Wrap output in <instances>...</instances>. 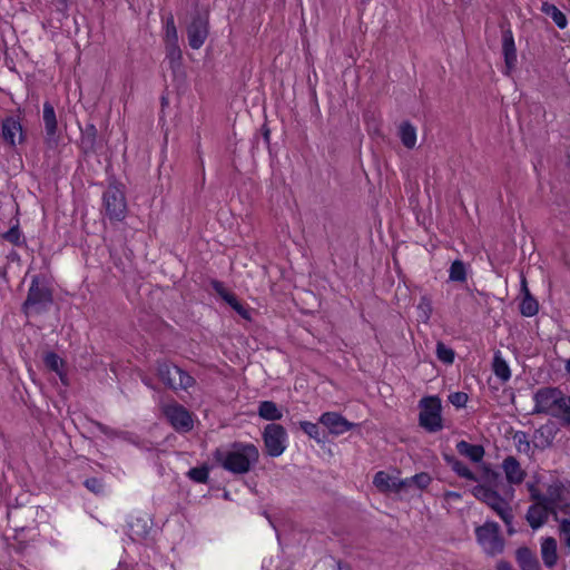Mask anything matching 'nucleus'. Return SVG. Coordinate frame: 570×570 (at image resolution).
<instances>
[{
	"instance_id": "50",
	"label": "nucleus",
	"mask_w": 570,
	"mask_h": 570,
	"mask_svg": "<svg viewBox=\"0 0 570 570\" xmlns=\"http://www.w3.org/2000/svg\"><path fill=\"white\" fill-rule=\"evenodd\" d=\"M336 569L335 570H352L351 566L342 560L335 561Z\"/></svg>"
},
{
	"instance_id": "52",
	"label": "nucleus",
	"mask_w": 570,
	"mask_h": 570,
	"mask_svg": "<svg viewBox=\"0 0 570 570\" xmlns=\"http://www.w3.org/2000/svg\"><path fill=\"white\" fill-rule=\"evenodd\" d=\"M445 498H448V499H460L461 494L458 493V492H454V491H448L445 493Z\"/></svg>"
},
{
	"instance_id": "54",
	"label": "nucleus",
	"mask_w": 570,
	"mask_h": 570,
	"mask_svg": "<svg viewBox=\"0 0 570 570\" xmlns=\"http://www.w3.org/2000/svg\"><path fill=\"white\" fill-rule=\"evenodd\" d=\"M566 370L568 373H570V358L567 361Z\"/></svg>"
},
{
	"instance_id": "33",
	"label": "nucleus",
	"mask_w": 570,
	"mask_h": 570,
	"mask_svg": "<svg viewBox=\"0 0 570 570\" xmlns=\"http://www.w3.org/2000/svg\"><path fill=\"white\" fill-rule=\"evenodd\" d=\"M2 238L14 246H22L26 244V237L21 233L18 224L3 233Z\"/></svg>"
},
{
	"instance_id": "6",
	"label": "nucleus",
	"mask_w": 570,
	"mask_h": 570,
	"mask_svg": "<svg viewBox=\"0 0 570 570\" xmlns=\"http://www.w3.org/2000/svg\"><path fill=\"white\" fill-rule=\"evenodd\" d=\"M419 406L421 409L419 414L420 426L430 433L441 431L443 429L441 400L438 396H425L420 400Z\"/></svg>"
},
{
	"instance_id": "35",
	"label": "nucleus",
	"mask_w": 570,
	"mask_h": 570,
	"mask_svg": "<svg viewBox=\"0 0 570 570\" xmlns=\"http://www.w3.org/2000/svg\"><path fill=\"white\" fill-rule=\"evenodd\" d=\"M403 481L406 482V488H410L411 485L414 484L419 489L423 490V489L428 488V485L431 483L432 479L429 473L421 472L411 478H406Z\"/></svg>"
},
{
	"instance_id": "23",
	"label": "nucleus",
	"mask_w": 570,
	"mask_h": 570,
	"mask_svg": "<svg viewBox=\"0 0 570 570\" xmlns=\"http://www.w3.org/2000/svg\"><path fill=\"white\" fill-rule=\"evenodd\" d=\"M458 452L469 458L472 462H481L484 456V448L480 444H471L464 440L456 443Z\"/></svg>"
},
{
	"instance_id": "22",
	"label": "nucleus",
	"mask_w": 570,
	"mask_h": 570,
	"mask_svg": "<svg viewBox=\"0 0 570 570\" xmlns=\"http://www.w3.org/2000/svg\"><path fill=\"white\" fill-rule=\"evenodd\" d=\"M541 557L546 567L552 568L557 564V540L552 537H547L541 542Z\"/></svg>"
},
{
	"instance_id": "26",
	"label": "nucleus",
	"mask_w": 570,
	"mask_h": 570,
	"mask_svg": "<svg viewBox=\"0 0 570 570\" xmlns=\"http://www.w3.org/2000/svg\"><path fill=\"white\" fill-rule=\"evenodd\" d=\"M258 415L267 421H277L283 416L282 411L273 401H262L258 405Z\"/></svg>"
},
{
	"instance_id": "51",
	"label": "nucleus",
	"mask_w": 570,
	"mask_h": 570,
	"mask_svg": "<svg viewBox=\"0 0 570 570\" xmlns=\"http://www.w3.org/2000/svg\"><path fill=\"white\" fill-rule=\"evenodd\" d=\"M497 570H514L512 566L507 561H500L497 564Z\"/></svg>"
},
{
	"instance_id": "13",
	"label": "nucleus",
	"mask_w": 570,
	"mask_h": 570,
	"mask_svg": "<svg viewBox=\"0 0 570 570\" xmlns=\"http://www.w3.org/2000/svg\"><path fill=\"white\" fill-rule=\"evenodd\" d=\"M373 484L382 493H400L402 490L406 489V482L402 479L390 475L385 471H379L375 473Z\"/></svg>"
},
{
	"instance_id": "28",
	"label": "nucleus",
	"mask_w": 570,
	"mask_h": 570,
	"mask_svg": "<svg viewBox=\"0 0 570 570\" xmlns=\"http://www.w3.org/2000/svg\"><path fill=\"white\" fill-rule=\"evenodd\" d=\"M399 135L402 144L409 148H414L416 144V129L409 121H404L400 126Z\"/></svg>"
},
{
	"instance_id": "30",
	"label": "nucleus",
	"mask_w": 570,
	"mask_h": 570,
	"mask_svg": "<svg viewBox=\"0 0 570 570\" xmlns=\"http://www.w3.org/2000/svg\"><path fill=\"white\" fill-rule=\"evenodd\" d=\"M492 368L498 379L502 382H507L511 377V372L508 363L501 356L500 352H497L493 357Z\"/></svg>"
},
{
	"instance_id": "17",
	"label": "nucleus",
	"mask_w": 570,
	"mask_h": 570,
	"mask_svg": "<svg viewBox=\"0 0 570 570\" xmlns=\"http://www.w3.org/2000/svg\"><path fill=\"white\" fill-rule=\"evenodd\" d=\"M17 136L18 140L22 141L23 134H22V126L19 121V119L14 117H7L2 120V138L3 140L10 145L16 146L17 144Z\"/></svg>"
},
{
	"instance_id": "44",
	"label": "nucleus",
	"mask_w": 570,
	"mask_h": 570,
	"mask_svg": "<svg viewBox=\"0 0 570 570\" xmlns=\"http://www.w3.org/2000/svg\"><path fill=\"white\" fill-rule=\"evenodd\" d=\"M559 530L566 546L570 548V520L561 519Z\"/></svg>"
},
{
	"instance_id": "46",
	"label": "nucleus",
	"mask_w": 570,
	"mask_h": 570,
	"mask_svg": "<svg viewBox=\"0 0 570 570\" xmlns=\"http://www.w3.org/2000/svg\"><path fill=\"white\" fill-rule=\"evenodd\" d=\"M96 426H97V429H98L102 434H105V435H107V436H114V435H116V434H117V432H116L114 429H111V428H109V426H107V425H105V424H102V423H100V422H97V423H96Z\"/></svg>"
},
{
	"instance_id": "55",
	"label": "nucleus",
	"mask_w": 570,
	"mask_h": 570,
	"mask_svg": "<svg viewBox=\"0 0 570 570\" xmlns=\"http://www.w3.org/2000/svg\"><path fill=\"white\" fill-rule=\"evenodd\" d=\"M59 3L66 6L67 4V0H57Z\"/></svg>"
},
{
	"instance_id": "32",
	"label": "nucleus",
	"mask_w": 570,
	"mask_h": 570,
	"mask_svg": "<svg viewBox=\"0 0 570 570\" xmlns=\"http://www.w3.org/2000/svg\"><path fill=\"white\" fill-rule=\"evenodd\" d=\"M299 426L311 439H314L317 443L325 441L326 436L323 432H321L318 424L308 421H301Z\"/></svg>"
},
{
	"instance_id": "42",
	"label": "nucleus",
	"mask_w": 570,
	"mask_h": 570,
	"mask_svg": "<svg viewBox=\"0 0 570 570\" xmlns=\"http://www.w3.org/2000/svg\"><path fill=\"white\" fill-rule=\"evenodd\" d=\"M165 28H166L165 41L166 40L178 41L177 28L175 26V20H174L173 14H169L167 17Z\"/></svg>"
},
{
	"instance_id": "4",
	"label": "nucleus",
	"mask_w": 570,
	"mask_h": 570,
	"mask_svg": "<svg viewBox=\"0 0 570 570\" xmlns=\"http://www.w3.org/2000/svg\"><path fill=\"white\" fill-rule=\"evenodd\" d=\"M102 208L110 222H122L127 216V200L119 184H109L102 194Z\"/></svg>"
},
{
	"instance_id": "34",
	"label": "nucleus",
	"mask_w": 570,
	"mask_h": 570,
	"mask_svg": "<svg viewBox=\"0 0 570 570\" xmlns=\"http://www.w3.org/2000/svg\"><path fill=\"white\" fill-rule=\"evenodd\" d=\"M449 278L453 282H465L466 279V269L465 265L462 261H454L449 271Z\"/></svg>"
},
{
	"instance_id": "2",
	"label": "nucleus",
	"mask_w": 570,
	"mask_h": 570,
	"mask_svg": "<svg viewBox=\"0 0 570 570\" xmlns=\"http://www.w3.org/2000/svg\"><path fill=\"white\" fill-rule=\"evenodd\" d=\"M472 494L479 501L485 503L491 510H493L504 522L508 528V533L513 534L514 529L512 528L513 511L510 503L499 494L498 491L479 484L472 489Z\"/></svg>"
},
{
	"instance_id": "38",
	"label": "nucleus",
	"mask_w": 570,
	"mask_h": 570,
	"mask_svg": "<svg viewBox=\"0 0 570 570\" xmlns=\"http://www.w3.org/2000/svg\"><path fill=\"white\" fill-rule=\"evenodd\" d=\"M436 356L445 364H452L454 362V351L442 342H438L436 344Z\"/></svg>"
},
{
	"instance_id": "19",
	"label": "nucleus",
	"mask_w": 570,
	"mask_h": 570,
	"mask_svg": "<svg viewBox=\"0 0 570 570\" xmlns=\"http://www.w3.org/2000/svg\"><path fill=\"white\" fill-rule=\"evenodd\" d=\"M515 560L521 570H542L538 557L528 547L517 549Z\"/></svg>"
},
{
	"instance_id": "48",
	"label": "nucleus",
	"mask_w": 570,
	"mask_h": 570,
	"mask_svg": "<svg viewBox=\"0 0 570 570\" xmlns=\"http://www.w3.org/2000/svg\"><path fill=\"white\" fill-rule=\"evenodd\" d=\"M232 308L236 311L244 318H249L248 311L237 301L232 305Z\"/></svg>"
},
{
	"instance_id": "24",
	"label": "nucleus",
	"mask_w": 570,
	"mask_h": 570,
	"mask_svg": "<svg viewBox=\"0 0 570 570\" xmlns=\"http://www.w3.org/2000/svg\"><path fill=\"white\" fill-rule=\"evenodd\" d=\"M554 414L551 416L557 417L561 421L562 425H570V395L566 396L562 392L559 401L553 409Z\"/></svg>"
},
{
	"instance_id": "47",
	"label": "nucleus",
	"mask_w": 570,
	"mask_h": 570,
	"mask_svg": "<svg viewBox=\"0 0 570 570\" xmlns=\"http://www.w3.org/2000/svg\"><path fill=\"white\" fill-rule=\"evenodd\" d=\"M212 286L214 291L223 298V295H226L228 291L224 287V284L219 281H213Z\"/></svg>"
},
{
	"instance_id": "16",
	"label": "nucleus",
	"mask_w": 570,
	"mask_h": 570,
	"mask_svg": "<svg viewBox=\"0 0 570 570\" xmlns=\"http://www.w3.org/2000/svg\"><path fill=\"white\" fill-rule=\"evenodd\" d=\"M502 52L507 69H514L517 65V48L513 33L510 28L502 30Z\"/></svg>"
},
{
	"instance_id": "49",
	"label": "nucleus",
	"mask_w": 570,
	"mask_h": 570,
	"mask_svg": "<svg viewBox=\"0 0 570 570\" xmlns=\"http://www.w3.org/2000/svg\"><path fill=\"white\" fill-rule=\"evenodd\" d=\"M223 299H224V301H225V302H226L230 307H232V305H233L234 303H236V302L238 301V299H237V297H236L233 293H230V292H228L226 295H223Z\"/></svg>"
},
{
	"instance_id": "36",
	"label": "nucleus",
	"mask_w": 570,
	"mask_h": 570,
	"mask_svg": "<svg viewBox=\"0 0 570 570\" xmlns=\"http://www.w3.org/2000/svg\"><path fill=\"white\" fill-rule=\"evenodd\" d=\"M513 441H514L517 450L520 453L528 454L530 452L531 445H530V441L528 439V434L525 432L517 431L513 434Z\"/></svg>"
},
{
	"instance_id": "45",
	"label": "nucleus",
	"mask_w": 570,
	"mask_h": 570,
	"mask_svg": "<svg viewBox=\"0 0 570 570\" xmlns=\"http://www.w3.org/2000/svg\"><path fill=\"white\" fill-rule=\"evenodd\" d=\"M527 520L532 529H538L543 524V519L541 517L537 518L531 514V511L527 514Z\"/></svg>"
},
{
	"instance_id": "43",
	"label": "nucleus",
	"mask_w": 570,
	"mask_h": 570,
	"mask_svg": "<svg viewBox=\"0 0 570 570\" xmlns=\"http://www.w3.org/2000/svg\"><path fill=\"white\" fill-rule=\"evenodd\" d=\"M468 394L464 392H454L449 395L450 403L458 409L464 407L468 402Z\"/></svg>"
},
{
	"instance_id": "29",
	"label": "nucleus",
	"mask_w": 570,
	"mask_h": 570,
	"mask_svg": "<svg viewBox=\"0 0 570 570\" xmlns=\"http://www.w3.org/2000/svg\"><path fill=\"white\" fill-rule=\"evenodd\" d=\"M541 10L547 16H549L560 29H564L567 27L568 20L566 14L561 10H559L554 4L543 2Z\"/></svg>"
},
{
	"instance_id": "11",
	"label": "nucleus",
	"mask_w": 570,
	"mask_h": 570,
	"mask_svg": "<svg viewBox=\"0 0 570 570\" xmlns=\"http://www.w3.org/2000/svg\"><path fill=\"white\" fill-rule=\"evenodd\" d=\"M561 392L558 387L539 389L533 395L534 407L532 414H554L553 409L559 401Z\"/></svg>"
},
{
	"instance_id": "9",
	"label": "nucleus",
	"mask_w": 570,
	"mask_h": 570,
	"mask_svg": "<svg viewBox=\"0 0 570 570\" xmlns=\"http://www.w3.org/2000/svg\"><path fill=\"white\" fill-rule=\"evenodd\" d=\"M209 33V17L207 12L196 11L187 27L188 45L193 49H199Z\"/></svg>"
},
{
	"instance_id": "1",
	"label": "nucleus",
	"mask_w": 570,
	"mask_h": 570,
	"mask_svg": "<svg viewBox=\"0 0 570 570\" xmlns=\"http://www.w3.org/2000/svg\"><path fill=\"white\" fill-rule=\"evenodd\" d=\"M213 458L217 464L235 474L247 473L259 459L258 449L250 443L234 442L217 448Z\"/></svg>"
},
{
	"instance_id": "37",
	"label": "nucleus",
	"mask_w": 570,
	"mask_h": 570,
	"mask_svg": "<svg viewBox=\"0 0 570 570\" xmlns=\"http://www.w3.org/2000/svg\"><path fill=\"white\" fill-rule=\"evenodd\" d=\"M208 468L206 465L191 468L187 472V476L196 483H207L208 482Z\"/></svg>"
},
{
	"instance_id": "14",
	"label": "nucleus",
	"mask_w": 570,
	"mask_h": 570,
	"mask_svg": "<svg viewBox=\"0 0 570 570\" xmlns=\"http://www.w3.org/2000/svg\"><path fill=\"white\" fill-rule=\"evenodd\" d=\"M322 423L331 434L341 435L350 431L354 424L336 412H325L320 417Z\"/></svg>"
},
{
	"instance_id": "15",
	"label": "nucleus",
	"mask_w": 570,
	"mask_h": 570,
	"mask_svg": "<svg viewBox=\"0 0 570 570\" xmlns=\"http://www.w3.org/2000/svg\"><path fill=\"white\" fill-rule=\"evenodd\" d=\"M501 468L510 484H521L527 476V472L521 468L520 462L512 455L502 461Z\"/></svg>"
},
{
	"instance_id": "53",
	"label": "nucleus",
	"mask_w": 570,
	"mask_h": 570,
	"mask_svg": "<svg viewBox=\"0 0 570 570\" xmlns=\"http://www.w3.org/2000/svg\"><path fill=\"white\" fill-rule=\"evenodd\" d=\"M269 129L265 128L263 135L266 142L269 141Z\"/></svg>"
},
{
	"instance_id": "27",
	"label": "nucleus",
	"mask_w": 570,
	"mask_h": 570,
	"mask_svg": "<svg viewBox=\"0 0 570 570\" xmlns=\"http://www.w3.org/2000/svg\"><path fill=\"white\" fill-rule=\"evenodd\" d=\"M98 131L94 124H87L83 129H81V147L85 151L95 150L97 142Z\"/></svg>"
},
{
	"instance_id": "10",
	"label": "nucleus",
	"mask_w": 570,
	"mask_h": 570,
	"mask_svg": "<svg viewBox=\"0 0 570 570\" xmlns=\"http://www.w3.org/2000/svg\"><path fill=\"white\" fill-rule=\"evenodd\" d=\"M286 431L283 425L269 423L263 432L266 453L273 458L279 456L286 449Z\"/></svg>"
},
{
	"instance_id": "18",
	"label": "nucleus",
	"mask_w": 570,
	"mask_h": 570,
	"mask_svg": "<svg viewBox=\"0 0 570 570\" xmlns=\"http://www.w3.org/2000/svg\"><path fill=\"white\" fill-rule=\"evenodd\" d=\"M548 497L550 502L563 512L570 508V488L563 484H556L549 488Z\"/></svg>"
},
{
	"instance_id": "25",
	"label": "nucleus",
	"mask_w": 570,
	"mask_h": 570,
	"mask_svg": "<svg viewBox=\"0 0 570 570\" xmlns=\"http://www.w3.org/2000/svg\"><path fill=\"white\" fill-rule=\"evenodd\" d=\"M43 363L50 371L57 373L62 381L63 384H67L65 381L66 373L63 372V360L55 352H48L43 356Z\"/></svg>"
},
{
	"instance_id": "39",
	"label": "nucleus",
	"mask_w": 570,
	"mask_h": 570,
	"mask_svg": "<svg viewBox=\"0 0 570 570\" xmlns=\"http://www.w3.org/2000/svg\"><path fill=\"white\" fill-rule=\"evenodd\" d=\"M166 53L171 63L178 62L181 59V50L178 41L166 40Z\"/></svg>"
},
{
	"instance_id": "7",
	"label": "nucleus",
	"mask_w": 570,
	"mask_h": 570,
	"mask_svg": "<svg viewBox=\"0 0 570 570\" xmlns=\"http://www.w3.org/2000/svg\"><path fill=\"white\" fill-rule=\"evenodd\" d=\"M479 544L489 556L500 554L504 549V539L500 534V525L494 521H487L475 529Z\"/></svg>"
},
{
	"instance_id": "41",
	"label": "nucleus",
	"mask_w": 570,
	"mask_h": 570,
	"mask_svg": "<svg viewBox=\"0 0 570 570\" xmlns=\"http://www.w3.org/2000/svg\"><path fill=\"white\" fill-rule=\"evenodd\" d=\"M420 311V317L426 322L432 314V304L431 299L426 296H422L417 306Z\"/></svg>"
},
{
	"instance_id": "21",
	"label": "nucleus",
	"mask_w": 570,
	"mask_h": 570,
	"mask_svg": "<svg viewBox=\"0 0 570 570\" xmlns=\"http://www.w3.org/2000/svg\"><path fill=\"white\" fill-rule=\"evenodd\" d=\"M557 434V429L553 423H547L541 425L539 429L534 431V441L535 446L540 449H546L552 445L553 440Z\"/></svg>"
},
{
	"instance_id": "20",
	"label": "nucleus",
	"mask_w": 570,
	"mask_h": 570,
	"mask_svg": "<svg viewBox=\"0 0 570 570\" xmlns=\"http://www.w3.org/2000/svg\"><path fill=\"white\" fill-rule=\"evenodd\" d=\"M521 291L523 292V299L520 304V313L525 317L534 316L539 311L538 301L531 295L525 277L521 279Z\"/></svg>"
},
{
	"instance_id": "12",
	"label": "nucleus",
	"mask_w": 570,
	"mask_h": 570,
	"mask_svg": "<svg viewBox=\"0 0 570 570\" xmlns=\"http://www.w3.org/2000/svg\"><path fill=\"white\" fill-rule=\"evenodd\" d=\"M43 124H45V141L48 145V147L52 148L56 147L58 144L59 136L57 134L58 131V122L56 117V111L53 106L46 101L43 104Z\"/></svg>"
},
{
	"instance_id": "3",
	"label": "nucleus",
	"mask_w": 570,
	"mask_h": 570,
	"mask_svg": "<svg viewBox=\"0 0 570 570\" xmlns=\"http://www.w3.org/2000/svg\"><path fill=\"white\" fill-rule=\"evenodd\" d=\"M53 303L51 289L40 283L39 276H33L28 289L27 298L22 303L21 311L27 316L40 315L49 311Z\"/></svg>"
},
{
	"instance_id": "8",
	"label": "nucleus",
	"mask_w": 570,
	"mask_h": 570,
	"mask_svg": "<svg viewBox=\"0 0 570 570\" xmlns=\"http://www.w3.org/2000/svg\"><path fill=\"white\" fill-rule=\"evenodd\" d=\"M161 412L175 431L187 433L193 430V414L184 405L177 402L164 404Z\"/></svg>"
},
{
	"instance_id": "31",
	"label": "nucleus",
	"mask_w": 570,
	"mask_h": 570,
	"mask_svg": "<svg viewBox=\"0 0 570 570\" xmlns=\"http://www.w3.org/2000/svg\"><path fill=\"white\" fill-rule=\"evenodd\" d=\"M446 462L451 465L452 470L461 478L470 481H476L478 478L462 461L453 458L445 456Z\"/></svg>"
},
{
	"instance_id": "5",
	"label": "nucleus",
	"mask_w": 570,
	"mask_h": 570,
	"mask_svg": "<svg viewBox=\"0 0 570 570\" xmlns=\"http://www.w3.org/2000/svg\"><path fill=\"white\" fill-rule=\"evenodd\" d=\"M157 375L170 390H187L195 385V379L179 366L167 362L157 363Z\"/></svg>"
},
{
	"instance_id": "40",
	"label": "nucleus",
	"mask_w": 570,
	"mask_h": 570,
	"mask_svg": "<svg viewBox=\"0 0 570 570\" xmlns=\"http://www.w3.org/2000/svg\"><path fill=\"white\" fill-rule=\"evenodd\" d=\"M83 485L96 495L102 494L105 490L104 481L99 478H88L83 481Z\"/></svg>"
}]
</instances>
